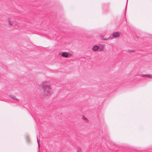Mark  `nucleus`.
<instances>
[{"mask_svg":"<svg viewBox=\"0 0 152 152\" xmlns=\"http://www.w3.org/2000/svg\"><path fill=\"white\" fill-rule=\"evenodd\" d=\"M7 23L9 27L18 26L19 23L16 21V19L13 18H11L7 19Z\"/></svg>","mask_w":152,"mask_h":152,"instance_id":"nucleus-2","label":"nucleus"},{"mask_svg":"<svg viewBox=\"0 0 152 152\" xmlns=\"http://www.w3.org/2000/svg\"><path fill=\"white\" fill-rule=\"evenodd\" d=\"M104 45H102V48H100L99 49L98 51H101L104 48Z\"/></svg>","mask_w":152,"mask_h":152,"instance_id":"nucleus-8","label":"nucleus"},{"mask_svg":"<svg viewBox=\"0 0 152 152\" xmlns=\"http://www.w3.org/2000/svg\"><path fill=\"white\" fill-rule=\"evenodd\" d=\"M99 47L97 45H95L92 48V50L94 51H98Z\"/></svg>","mask_w":152,"mask_h":152,"instance_id":"nucleus-4","label":"nucleus"},{"mask_svg":"<svg viewBox=\"0 0 152 152\" xmlns=\"http://www.w3.org/2000/svg\"><path fill=\"white\" fill-rule=\"evenodd\" d=\"M119 34L117 32H114L112 34V36L114 37H118L119 36Z\"/></svg>","mask_w":152,"mask_h":152,"instance_id":"nucleus-6","label":"nucleus"},{"mask_svg":"<svg viewBox=\"0 0 152 152\" xmlns=\"http://www.w3.org/2000/svg\"><path fill=\"white\" fill-rule=\"evenodd\" d=\"M102 45H102L101 46V48H102Z\"/></svg>","mask_w":152,"mask_h":152,"instance_id":"nucleus-14","label":"nucleus"},{"mask_svg":"<svg viewBox=\"0 0 152 152\" xmlns=\"http://www.w3.org/2000/svg\"><path fill=\"white\" fill-rule=\"evenodd\" d=\"M37 142H38V147L39 148H40V145H39V141L38 137H37Z\"/></svg>","mask_w":152,"mask_h":152,"instance_id":"nucleus-10","label":"nucleus"},{"mask_svg":"<svg viewBox=\"0 0 152 152\" xmlns=\"http://www.w3.org/2000/svg\"><path fill=\"white\" fill-rule=\"evenodd\" d=\"M42 86L43 89V93L44 96H48L53 93V91L52 88L48 83H44Z\"/></svg>","mask_w":152,"mask_h":152,"instance_id":"nucleus-1","label":"nucleus"},{"mask_svg":"<svg viewBox=\"0 0 152 152\" xmlns=\"http://www.w3.org/2000/svg\"><path fill=\"white\" fill-rule=\"evenodd\" d=\"M26 138L28 139V137H26Z\"/></svg>","mask_w":152,"mask_h":152,"instance_id":"nucleus-15","label":"nucleus"},{"mask_svg":"<svg viewBox=\"0 0 152 152\" xmlns=\"http://www.w3.org/2000/svg\"><path fill=\"white\" fill-rule=\"evenodd\" d=\"M84 119H85V120H86V119H87L86 118H84Z\"/></svg>","mask_w":152,"mask_h":152,"instance_id":"nucleus-13","label":"nucleus"},{"mask_svg":"<svg viewBox=\"0 0 152 152\" xmlns=\"http://www.w3.org/2000/svg\"><path fill=\"white\" fill-rule=\"evenodd\" d=\"M77 152H82L81 149L80 148H78L77 150Z\"/></svg>","mask_w":152,"mask_h":152,"instance_id":"nucleus-11","label":"nucleus"},{"mask_svg":"<svg viewBox=\"0 0 152 152\" xmlns=\"http://www.w3.org/2000/svg\"><path fill=\"white\" fill-rule=\"evenodd\" d=\"M127 51H128V52H134L135 51V50H127Z\"/></svg>","mask_w":152,"mask_h":152,"instance_id":"nucleus-9","label":"nucleus"},{"mask_svg":"<svg viewBox=\"0 0 152 152\" xmlns=\"http://www.w3.org/2000/svg\"><path fill=\"white\" fill-rule=\"evenodd\" d=\"M69 53L66 52H63L61 54V56L64 57L68 58L69 57Z\"/></svg>","mask_w":152,"mask_h":152,"instance_id":"nucleus-5","label":"nucleus"},{"mask_svg":"<svg viewBox=\"0 0 152 152\" xmlns=\"http://www.w3.org/2000/svg\"><path fill=\"white\" fill-rule=\"evenodd\" d=\"M101 39L102 40H106V39H104L103 37H101Z\"/></svg>","mask_w":152,"mask_h":152,"instance_id":"nucleus-12","label":"nucleus"},{"mask_svg":"<svg viewBox=\"0 0 152 152\" xmlns=\"http://www.w3.org/2000/svg\"><path fill=\"white\" fill-rule=\"evenodd\" d=\"M139 75L145 77H148L151 78H152V75L150 74L140 75Z\"/></svg>","mask_w":152,"mask_h":152,"instance_id":"nucleus-3","label":"nucleus"},{"mask_svg":"<svg viewBox=\"0 0 152 152\" xmlns=\"http://www.w3.org/2000/svg\"><path fill=\"white\" fill-rule=\"evenodd\" d=\"M10 97L13 99H16V97L13 95H11L10 96Z\"/></svg>","mask_w":152,"mask_h":152,"instance_id":"nucleus-7","label":"nucleus"}]
</instances>
